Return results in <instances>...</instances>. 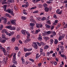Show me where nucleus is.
I'll return each instance as SVG.
<instances>
[{
	"instance_id": "1",
	"label": "nucleus",
	"mask_w": 67,
	"mask_h": 67,
	"mask_svg": "<svg viewBox=\"0 0 67 67\" xmlns=\"http://www.w3.org/2000/svg\"><path fill=\"white\" fill-rule=\"evenodd\" d=\"M16 54H15L13 56V63L15 65L17 64V62L15 61L16 60Z\"/></svg>"
},
{
	"instance_id": "2",
	"label": "nucleus",
	"mask_w": 67,
	"mask_h": 67,
	"mask_svg": "<svg viewBox=\"0 0 67 67\" xmlns=\"http://www.w3.org/2000/svg\"><path fill=\"white\" fill-rule=\"evenodd\" d=\"M32 46L35 49H37L38 48V46L37 45L36 43L35 42L32 43Z\"/></svg>"
},
{
	"instance_id": "3",
	"label": "nucleus",
	"mask_w": 67,
	"mask_h": 67,
	"mask_svg": "<svg viewBox=\"0 0 67 67\" xmlns=\"http://www.w3.org/2000/svg\"><path fill=\"white\" fill-rule=\"evenodd\" d=\"M13 10H11L10 8H8V9H7L6 11L8 13H10L12 15H14V14H13V12L12 11Z\"/></svg>"
},
{
	"instance_id": "4",
	"label": "nucleus",
	"mask_w": 67,
	"mask_h": 67,
	"mask_svg": "<svg viewBox=\"0 0 67 67\" xmlns=\"http://www.w3.org/2000/svg\"><path fill=\"white\" fill-rule=\"evenodd\" d=\"M59 55H60V56L62 57L63 58H65V59H67V57L64 54H62V51H59Z\"/></svg>"
},
{
	"instance_id": "5",
	"label": "nucleus",
	"mask_w": 67,
	"mask_h": 67,
	"mask_svg": "<svg viewBox=\"0 0 67 67\" xmlns=\"http://www.w3.org/2000/svg\"><path fill=\"white\" fill-rule=\"evenodd\" d=\"M64 37H65V34H64L62 35V36H60L58 38L59 41H61V40H63V39L64 38Z\"/></svg>"
},
{
	"instance_id": "6",
	"label": "nucleus",
	"mask_w": 67,
	"mask_h": 67,
	"mask_svg": "<svg viewBox=\"0 0 67 67\" xmlns=\"http://www.w3.org/2000/svg\"><path fill=\"white\" fill-rule=\"evenodd\" d=\"M8 59V57H4V58H3V63L4 64H6V63L7 62V60Z\"/></svg>"
},
{
	"instance_id": "7",
	"label": "nucleus",
	"mask_w": 67,
	"mask_h": 67,
	"mask_svg": "<svg viewBox=\"0 0 67 67\" xmlns=\"http://www.w3.org/2000/svg\"><path fill=\"white\" fill-rule=\"evenodd\" d=\"M36 26L37 28H42V27L43 26V25L42 24H36Z\"/></svg>"
},
{
	"instance_id": "8",
	"label": "nucleus",
	"mask_w": 67,
	"mask_h": 67,
	"mask_svg": "<svg viewBox=\"0 0 67 67\" xmlns=\"http://www.w3.org/2000/svg\"><path fill=\"white\" fill-rule=\"evenodd\" d=\"M60 9H58L57 10V11H56V13L57 14H61L62 13V12H63V10H61L60 11ZM60 11V13H59V12Z\"/></svg>"
},
{
	"instance_id": "9",
	"label": "nucleus",
	"mask_w": 67,
	"mask_h": 67,
	"mask_svg": "<svg viewBox=\"0 0 67 67\" xmlns=\"http://www.w3.org/2000/svg\"><path fill=\"white\" fill-rule=\"evenodd\" d=\"M16 20H13L11 21V23L12 24L14 25H16Z\"/></svg>"
},
{
	"instance_id": "10",
	"label": "nucleus",
	"mask_w": 67,
	"mask_h": 67,
	"mask_svg": "<svg viewBox=\"0 0 67 67\" xmlns=\"http://www.w3.org/2000/svg\"><path fill=\"white\" fill-rule=\"evenodd\" d=\"M38 40L40 41H41L42 40V37L41 36V34H40L39 35V37L38 38Z\"/></svg>"
},
{
	"instance_id": "11",
	"label": "nucleus",
	"mask_w": 67,
	"mask_h": 67,
	"mask_svg": "<svg viewBox=\"0 0 67 67\" xmlns=\"http://www.w3.org/2000/svg\"><path fill=\"white\" fill-rule=\"evenodd\" d=\"M21 33L23 35H25V32H26V30H22L21 31Z\"/></svg>"
},
{
	"instance_id": "12",
	"label": "nucleus",
	"mask_w": 67,
	"mask_h": 67,
	"mask_svg": "<svg viewBox=\"0 0 67 67\" xmlns=\"http://www.w3.org/2000/svg\"><path fill=\"white\" fill-rule=\"evenodd\" d=\"M31 41V39L30 38H27V39L26 40H25L24 42L25 43H27L28 42H30Z\"/></svg>"
},
{
	"instance_id": "13",
	"label": "nucleus",
	"mask_w": 67,
	"mask_h": 67,
	"mask_svg": "<svg viewBox=\"0 0 67 67\" xmlns=\"http://www.w3.org/2000/svg\"><path fill=\"white\" fill-rule=\"evenodd\" d=\"M1 1L2 2V4H7V2L4 0H2Z\"/></svg>"
},
{
	"instance_id": "14",
	"label": "nucleus",
	"mask_w": 67,
	"mask_h": 67,
	"mask_svg": "<svg viewBox=\"0 0 67 67\" xmlns=\"http://www.w3.org/2000/svg\"><path fill=\"white\" fill-rule=\"evenodd\" d=\"M14 32H11L9 33V36H12V35H13L14 34Z\"/></svg>"
},
{
	"instance_id": "15",
	"label": "nucleus",
	"mask_w": 67,
	"mask_h": 67,
	"mask_svg": "<svg viewBox=\"0 0 67 67\" xmlns=\"http://www.w3.org/2000/svg\"><path fill=\"white\" fill-rule=\"evenodd\" d=\"M44 10L46 12H48L49 11V8L48 7H45L44 8Z\"/></svg>"
},
{
	"instance_id": "16",
	"label": "nucleus",
	"mask_w": 67,
	"mask_h": 67,
	"mask_svg": "<svg viewBox=\"0 0 67 67\" xmlns=\"http://www.w3.org/2000/svg\"><path fill=\"white\" fill-rule=\"evenodd\" d=\"M31 52H28L26 53L25 55V57H27V56H29L30 55H31Z\"/></svg>"
},
{
	"instance_id": "17",
	"label": "nucleus",
	"mask_w": 67,
	"mask_h": 67,
	"mask_svg": "<svg viewBox=\"0 0 67 67\" xmlns=\"http://www.w3.org/2000/svg\"><path fill=\"white\" fill-rule=\"evenodd\" d=\"M11 40V41L12 42H15V40H16V38L14 37H13L12 38Z\"/></svg>"
},
{
	"instance_id": "18",
	"label": "nucleus",
	"mask_w": 67,
	"mask_h": 67,
	"mask_svg": "<svg viewBox=\"0 0 67 67\" xmlns=\"http://www.w3.org/2000/svg\"><path fill=\"white\" fill-rule=\"evenodd\" d=\"M48 47H49L48 45H46L44 46V49H47Z\"/></svg>"
},
{
	"instance_id": "19",
	"label": "nucleus",
	"mask_w": 67,
	"mask_h": 67,
	"mask_svg": "<svg viewBox=\"0 0 67 67\" xmlns=\"http://www.w3.org/2000/svg\"><path fill=\"white\" fill-rule=\"evenodd\" d=\"M40 31H41V30L40 29L37 30H36L35 33V34H37L38 33V32H40Z\"/></svg>"
},
{
	"instance_id": "20",
	"label": "nucleus",
	"mask_w": 67,
	"mask_h": 67,
	"mask_svg": "<svg viewBox=\"0 0 67 67\" xmlns=\"http://www.w3.org/2000/svg\"><path fill=\"white\" fill-rule=\"evenodd\" d=\"M30 21L32 22H34V23H36V21H35V20H34L33 18L31 19Z\"/></svg>"
},
{
	"instance_id": "21",
	"label": "nucleus",
	"mask_w": 67,
	"mask_h": 67,
	"mask_svg": "<svg viewBox=\"0 0 67 67\" xmlns=\"http://www.w3.org/2000/svg\"><path fill=\"white\" fill-rule=\"evenodd\" d=\"M54 42L55 44H57L58 41V40H57V39H55V41Z\"/></svg>"
},
{
	"instance_id": "22",
	"label": "nucleus",
	"mask_w": 67,
	"mask_h": 67,
	"mask_svg": "<svg viewBox=\"0 0 67 67\" xmlns=\"http://www.w3.org/2000/svg\"><path fill=\"white\" fill-rule=\"evenodd\" d=\"M21 19H22V20H25L26 19V17L23 16L21 17Z\"/></svg>"
},
{
	"instance_id": "23",
	"label": "nucleus",
	"mask_w": 67,
	"mask_h": 67,
	"mask_svg": "<svg viewBox=\"0 0 67 67\" xmlns=\"http://www.w3.org/2000/svg\"><path fill=\"white\" fill-rule=\"evenodd\" d=\"M6 16L8 17V18H11L12 17L8 13L6 14H5Z\"/></svg>"
},
{
	"instance_id": "24",
	"label": "nucleus",
	"mask_w": 67,
	"mask_h": 67,
	"mask_svg": "<svg viewBox=\"0 0 67 67\" xmlns=\"http://www.w3.org/2000/svg\"><path fill=\"white\" fill-rule=\"evenodd\" d=\"M5 27L7 29H11L12 27V26H11V25H9L8 26H5Z\"/></svg>"
},
{
	"instance_id": "25",
	"label": "nucleus",
	"mask_w": 67,
	"mask_h": 67,
	"mask_svg": "<svg viewBox=\"0 0 67 67\" xmlns=\"http://www.w3.org/2000/svg\"><path fill=\"white\" fill-rule=\"evenodd\" d=\"M7 32V30L6 29H3L2 31V33H5Z\"/></svg>"
},
{
	"instance_id": "26",
	"label": "nucleus",
	"mask_w": 67,
	"mask_h": 67,
	"mask_svg": "<svg viewBox=\"0 0 67 67\" xmlns=\"http://www.w3.org/2000/svg\"><path fill=\"white\" fill-rule=\"evenodd\" d=\"M46 27L47 28H48V29L49 28H50L51 27V26H50L49 25H48L47 24H46L45 25Z\"/></svg>"
},
{
	"instance_id": "27",
	"label": "nucleus",
	"mask_w": 67,
	"mask_h": 67,
	"mask_svg": "<svg viewBox=\"0 0 67 67\" xmlns=\"http://www.w3.org/2000/svg\"><path fill=\"white\" fill-rule=\"evenodd\" d=\"M53 42L54 40H53V39H51L50 40V44L51 45H52L53 43Z\"/></svg>"
},
{
	"instance_id": "28",
	"label": "nucleus",
	"mask_w": 67,
	"mask_h": 67,
	"mask_svg": "<svg viewBox=\"0 0 67 67\" xmlns=\"http://www.w3.org/2000/svg\"><path fill=\"white\" fill-rule=\"evenodd\" d=\"M1 19H2V20H3L5 21V22H6V21H7V19L3 17H1Z\"/></svg>"
},
{
	"instance_id": "29",
	"label": "nucleus",
	"mask_w": 67,
	"mask_h": 67,
	"mask_svg": "<svg viewBox=\"0 0 67 67\" xmlns=\"http://www.w3.org/2000/svg\"><path fill=\"white\" fill-rule=\"evenodd\" d=\"M14 49L15 51H18V50H19V48H18V47L16 46L15 47H14Z\"/></svg>"
},
{
	"instance_id": "30",
	"label": "nucleus",
	"mask_w": 67,
	"mask_h": 67,
	"mask_svg": "<svg viewBox=\"0 0 67 67\" xmlns=\"http://www.w3.org/2000/svg\"><path fill=\"white\" fill-rule=\"evenodd\" d=\"M2 50L4 53H4H5L6 51L5 50V49H4V48H3L2 49Z\"/></svg>"
},
{
	"instance_id": "31",
	"label": "nucleus",
	"mask_w": 67,
	"mask_h": 67,
	"mask_svg": "<svg viewBox=\"0 0 67 67\" xmlns=\"http://www.w3.org/2000/svg\"><path fill=\"white\" fill-rule=\"evenodd\" d=\"M47 23L48 24H51V21L48 20L47 22Z\"/></svg>"
},
{
	"instance_id": "32",
	"label": "nucleus",
	"mask_w": 67,
	"mask_h": 67,
	"mask_svg": "<svg viewBox=\"0 0 67 67\" xmlns=\"http://www.w3.org/2000/svg\"><path fill=\"white\" fill-rule=\"evenodd\" d=\"M29 60H30V61H31L32 63H34V59H29Z\"/></svg>"
},
{
	"instance_id": "33",
	"label": "nucleus",
	"mask_w": 67,
	"mask_h": 67,
	"mask_svg": "<svg viewBox=\"0 0 67 67\" xmlns=\"http://www.w3.org/2000/svg\"><path fill=\"white\" fill-rule=\"evenodd\" d=\"M10 30H15V28L14 27H13L11 28Z\"/></svg>"
},
{
	"instance_id": "34",
	"label": "nucleus",
	"mask_w": 67,
	"mask_h": 67,
	"mask_svg": "<svg viewBox=\"0 0 67 67\" xmlns=\"http://www.w3.org/2000/svg\"><path fill=\"white\" fill-rule=\"evenodd\" d=\"M20 37V35H17V36H16V39L17 40H19V39Z\"/></svg>"
},
{
	"instance_id": "35",
	"label": "nucleus",
	"mask_w": 67,
	"mask_h": 67,
	"mask_svg": "<svg viewBox=\"0 0 67 67\" xmlns=\"http://www.w3.org/2000/svg\"><path fill=\"white\" fill-rule=\"evenodd\" d=\"M21 59H22L23 64H24V63H25V60H24V59L23 58L22 59L21 58Z\"/></svg>"
},
{
	"instance_id": "36",
	"label": "nucleus",
	"mask_w": 67,
	"mask_h": 67,
	"mask_svg": "<svg viewBox=\"0 0 67 67\" xmlns=\"http://www.w3.org/2000/svg\"><path fill=\"white\" fill-rule=\"evenodd\" d=\"M30 24L31 26H34V25H35V24L33 23H30Z\"/></svg>"
},
{
	"instance_id": "37",
	"label": "nucleus",
	"mask_w": 67,
	"mask_h": 67,
	"mask_svg": "<svg viewBox=\"0 0 67 67\" xmlns=\"http://www.w3.org/2000/svg\"><path fill=\"white\" fill-rule=\"evenodd\" d=\"M26 33L27 34V36H30V33H29L28 31H26Z\"/></svg>"
},
{
	"instance_id": "38",
	"label": "nucleus",
	"mask_w": 67,
	"mask_h": 67,
	"mask_svg": "<svg viewBox=\"0 0 67 67\" xmlns=\"http://www.w3.org/2000/svg\"><path fill=\"white\" fill-rule=\"evenodd\" d=\"M43 5L44 7H47V4L46 3H44L43 4Z\"/></svg>"
},
{
	"instance_id": "39",
	"label": "nucleus",
	"mask_w": 67,
	"mask_h": 67,
	"mask_svg": "<svg viewBox=\"0 0 67 67\" xmlns=\"http://www.w3.org/2000/svg\"><path fill=\"white\" fill-rule=\"evenodd\" d=\"M7 5H4V10H6V9L7 8Z\"/></svg>"
},
{
	"instance_id": "40",
	"label": "nucleus",
	"mask_w": 67,
	"mask_h": 67,
	"mask_svg": "<svg viewBox=\"0 0 67 67\" xmlns=\"http://www.w3.org/2000/svg\"><path fill=\"white\" fill-rule=\"evenodd\" d=\"M14 9L16 11L18 10V7H17V6H16L15 5L14 7Z\"/></svg>"
},
{
	"instance_id": "41",
	"label": "nucleus",
	"mask_w": 67,
	"mask_h": 67,
	"mask_svg": "<svg viewBox=\"0 0 67 67\" xmlns=\"http://www.w3.org/2000/svg\"><path fill=\"white\" fill-rule=\"evenodd\" d=\"M37 44L39 46H41V44L38 42H37Z\"/></svg>"
},
{
	"instance_id": "42",
	"label": "nucleus",
	"mask_w": 67,
	"mask_h": 67,
	"mask_svg": "<svg viewBox=\"0 0 67 67\" xmlns=\"http://www.w3.org/2000/svg\"><path fill=\"white\" fill-rule=\"evenodd\" d=\"M44 40H48V37H44Z\"/></svg>"
},
{
	"instance_id": "43",
	"label": "nucleus",
	"mask_w": 67,
	"mask_h": 67,
	"mask_svg": "<svg viewBox=\"0 0 67 67\" xmlns=\"http://www.w3.org/2000/svg\"><path fill=\"white\" fill-rule=\"evenodd\" d=\"M4 55H7V56H8V55H9V54L8 53V52H5L4 53Z\"/></svg>"
},
{
	"instance_id": "44",
	"label": "nucleus",
	"mask_w": 67,
	"mask_h": 67,
	"mask_svg": "<svg viewBox=\"0 0 67 67\" xmlns=\"http://www.w3.org/2000/svg\"><path fill=\"white\" fill-rule=\"evenodd\" d=\"M37 7H32V8H31V10H32V9H36Z\"/></svg>"
},
{
	"instance_id": "45",
	"label": "nucleus",
	"mask_w": 67,
	"mask_h": 67,
	"mask_svg": "<svg viewBox=\"0 0 67 67\" xmlns=\"http://www.w3.org/2000/svg\"><path fill=\"white\" fill-rule=\"evenodd\" d=\"M24 52H26V51H28V49L26 48H24Z\"/></svg>"
},
{
	"instance_id": "46",
	"label": "nucleus",
	"mask_w": 67,
	"mask_h": 67,
	"mask_svg": "<svg viewBox=\"0 0 67 67\" xmlns=\"http://www.w3.org/2000/svg\"><path fill=\"white\" fill-rule=\"evenodd\" d=\"M7 49L8 51H10V50H11V49H10V47H7Z\"/></svg>"
},
{
	"instance_id": "47",
	"label": "nucleus",
	"mask_w": 67,
	"mask_h": 67,
	"mask_svg": "<svg viewBox=\"0 0 67 67\" xmlns=\"http://www.w3.org/2000/svg\"><path fill=\"white\" fill-rule=\"evenodd\" d=\"M46 19V18L45 17H43L42 19L41 20L42 21H44Z\"/></svg>"
},
{
	"instance_id": "48",
	"label": "nucleus",
	"mask_w": 67,
	"mask_h": 67,
	"mask_svg": "<svg viewBox=\"0 0 67 67\" xmlns=\"http://www.w3.org/2000/svg\"><path fill=\"white\" fill-rule=\"evenodd\" d=\"M12 54H9L8 55V57L9 58H11V57H12Z\"/></svg>"
},
{
	"instance_id": "49",
	"label": "nucleus",
	"mask_w": 67,
	"mask_h": 67,
	"mask_svg": "<svg viewBox=\"0 0 67 67\" xmlns=\"http://www.w3.org/2000/svg\"><path fill=\"white\" fill-rule=\"evenodd\" d=\"M58 48H56V50L57 51V52H59V46H58Z\"/></svg>"
},
{
	"instance_id": "50",
	"label": "nucleus",
	"mask_w": 67,
	"mask_h": 67,
	"mask_svg": "<svg viewBox=\"0 0 67 67\" xmlns=\"http://www.w3.org/2000/svg\"><path fill=\"white\" fill-rule=\"evenodd\" d=\"M52 56L53 57H56V54H55V53H53L52 54Z\"/></svg>"
},
{
	"instance_id": "51",
	"label": "nucleus",
	"mask_w": 67,
	"mask_h": 67,
	"mask_svg": "<svg viewBox=\"0 0 67 67\" xmlns=\"http://www.w3.org/2000/svg\"><path fill=\"white\" fill-rule=\"evenodd\" d=\"M23 13L24 14H26V15H27V13H26V12H25V10H24V11L23 12Z\"/></svg>"
},
{
	"instance_id": "52",
	"label": "nucleus",
	"mask_w": 67,
	"mask_h": 67,
	"mask_svg": "<svg viewBox=\"0 0 67 67\" xmlns=\"http://www.w3.org/2000/svg\"><path fill=\"white\" fill-rule=\"evenodd\" d=\"M53 18H55V19L57 18V16L55 14L53 16Z\"/></svg>"
},
{
	"instance_id": "53",
	"label": "nucleus",
	"mask_w": 67,
	"mask_h": 67,
	"mask_svg": "<svg viewBox=\"0 0 67 67\" xmlns=\"http://www.w3.org/2000/svg\"><path fill=\"white\" fill-rule=\"evenodd\" d=\"M3 28V25H1V26L0 27V29L1 30H2V29Z\"/></svg>"
},
{
	"instance_id": "54",
	"label": "nucleus",
	"mask_w": 67,
	"mask_h": 67,
	"mask_svg": "<svg viewBox=\"0 0 67 67\" xmlns=\"http://www.w3.org/2000/svg\"><path fill=\"white\" fill-rule=\"evenodd\" d=\"M5 40H1V42H2V43H5Z\"/></svg>"
},
{
	"instance_id": "55",
	"label": "nucleus",
	"mask_w": 67,
	"mask_h": 67,
	"mask_svg": "<svg viewBox=\"0 0 67 67\" xmlns=\"http://www.w3.org/2000/svg\"><path fill=\"white\" fill-rule=\"evenodd\" d=\"M9 2H10V3H13L14 2V1L13 0H10Z\"/></svg>"
},
{
	"instance_id": "56",
	"label": "nucleus",
	"mask_w": 67,
	"mask_h": 67,
	"mask_svg": "<svg viewBox=\"0 0 67 67\" xmlns=\"http://www.w3.org/2000/svg\"><path fill=\"white\" fill-rule=\"evenodd\" d=\"M38 11L36 10V11H35L34 12H33V13H38Z\"/></svg>"
},
{
	"instance_id": "57",
	"label": "nucleus",
	"mask_w": 67,
	"mask_h": 67,
	"mask_svg": "<svg viewBox=\"0 0 67 67\" xmlns=\"http://www.w3.org/2000/svg\"><path fill=\"white\" fill-rule=\"evenodd\" d=\"M3 48V47H2V45H1V44H0V49H2Z\"/></svg>"
},
{
	"instance_id": "58",
	"label": "nucleus",
	"mask_w": 67,
	"mask_h": 67,
	"mask_svg": "<svg viewBox=\"0 0 67 67\" xmlns=\"http://www.w3.org/2000/svg\"><path fill=\"white\" fill-rule=\"evenodd\" d=\"M54 28V26H52L51 27V30H53Z\"/></svg>"
},
{
	"instance_id": "59",
	"label": "nucleus",
	"mask_w": 67,
	"mask_h": 67,
	"mask_svg": "<svg viewBox=\"0 0 67 67\" xmlns=\"http://www.w3.org/2000/svg\"><path fill=\"white\" fill-rule=\"evenodd\" d=\"M40 43L41 44V45H44V43L43 42H41Z\"/></svg>"
},
{
	"instance_id": "60",
	"label": "nucleus",
	"mask_w": 67,
	"mask_h": 67,
	"mask_svg": "<svg viewBox=\"0 0 67 67\" xmlns=\"http://www.w3.org/2000/svg\"><path fill=\"white\" fill-rule=\"evenodd\" d=\"M53 36H55V35H56V32H55L53 31Z\"/></svg>"
},
{
	"instance_id": "61",
	"label": "nucleus",
	"mask_w": 67,
	"mask_h": 67,
	"mask_svg": "<svg viewBox=\"0 0 67 67\" xmlns=\"http://www.w3.org/2000/svg\"><path fill=\"white\" fill-rule=\"evenodd\" d=\"M47 33L48 34H51V32L50 31H47Z\"/></svg>"
},
{
	"instance_id": "62",
	"label": "nucleus",
	"mask_w": 67,
	"mask_h": 67,
	"mask_svg": "<svg viewBox=\"0 0 67 67\" xmlns=\"http://www.w3.org/2000/svg\"><path fill=\"white\" fill-rule=\"evenodd\" d=\"M53 63L55 65H57V62H54Z\"/></svg>"
},
{
	"instance_id": "63",
	"label": "nucleus",
	"mask_w": 67,
	"mask_h": 67,
	"mask_svg": "<svg viewBox=\"0 0 67 67\" xmlns=\"http://www.w3.org/2000/svg\"><path fill=\"white\" fill-rule=\"evenodd\" d=\"M38 67H41V63H40L38 64Z\"/></svg>"
},
{
	"instance_id": "64",
	"label": "nucleus",
	"mask_w": 67,
	"mask_h": 67,
	"mask_svg": "<svg viewBox=\"0 0 67 67\" xmlns=\"http://www.w3.org/2000/svg\"><path fill=\"white\" fill-rule=\"evenodd\" d=\"M67 27V24H66L65 26L64 27V28H65V29H66Z\"/></svg>"
}]
</instances>
